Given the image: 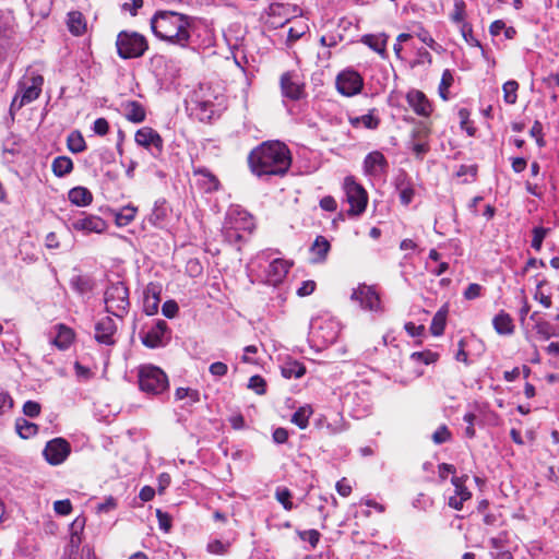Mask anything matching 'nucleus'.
<instances>
[{"label":"nucleus","instance_id":"54","mask_svg":"<svg viewBox=\"0 0 559 559\" xmlns=\"http://www.w3.org/2000/svg\"><path fill=\"white\" fill-rule=\"evenodd\" d=\"M249 389L253 390L258 394H264L265 393V380L261 376H252L249 379Z\"/></svg>","mask_w":559,"mask_h":559},{"label":"nucleus","instance_id":"23","mask_svg":"<svg viewBox=\"0 0 559 559\" xmlns=\"http://www.w3.org/2000/svg\"><path fill=\"white\" fill-rule=\"evenodd\" d=\"M465 8H466V5L463 0H454V10L451 13V19L454 23L461 25L460 26L461 35H472V33H473L472 26L464 22Z\"/></svg>","mask_w":559,"mask_h":559},{"label":"nucleus","instance_id":"48","mask_svg":"<svg viewBox=\"0 0 559 559\" xmlns=\"http://www.w3.org/2000/svg\"><path fill=\"white\" fill-rule=\"evenodd\" d=\"M466 478H467V476H465V477L453 476L452 477V484L455 487V495L454 496H457L460 498L468 500V499H471L472 493L466 488V486L464 485Z\"/></svg>","mask_w":559,"mask_h":559},{"label":"nucleus","instance_id":"28","mask_svg":"<svg viewBox=\"0 0 559 559\" xmlns=\"http://www.w3.org/2000/svg\"><path fill=\"white\" fill-rule=\"evenodd\" d=\"M56 329L57 335L53 338V344L60 349H67L73 342L74 332L64 324H58Z\"/></svg>","mask_w":559,"mask_h":559},{"label":"nucleus","instance_id":"59","mask_svg":"<svg viewBox=\"0 0 559 559\" xmlns=\"http://www.w3.org/2000/svg\"><path fill=\"white\" fill-rule=\"evenodd\" d=\"M23 413L27 417H37L40 413V405L35 401H27L23 405Z\"/></svg>","mask_w":559,"mask_h":559},{"label":"nucleus","instance_id":"10","mask_svg":"<svg viewBox=\"0 0 559 559\" xmlns=\"http://www.w3.org/2000/svg\"><path fill=\"white\" fill-rule=\"evenodd\" d=\"M170 331L164 320H158L147 331L140 332V338L144 346L148 348H157L165 345L164 338L169 335Z\"/></svg>","mask_w":559,"mask_h":559},{"label":"nucleus","instance_id":"60","mask_svg":"<svg viewBox=\"0 0 559 559\" xmlns=\"http://www.w3.org/2000/svg\"><path fill=\"white\" fill-rule=\"evenodd\" d=\"M156 516L158 519L159 528L166 533L169 532L171 527V518L169 516V514L163 512L162 510H157Z\"/></svg>","mask_w":559,"mask_h":559},{"label":"nucleus","instance_id":"64","mask_svg":"<svg viewBox=\"0 0 559 559\" xmlns=\"http://www.w3.org/2000/svg\"><path fill=\"white\" fill-rule=\"evenodd\" d=\"M93 130L98 135H105L109 130L108 121L105 118H98L94 121Z\"/></svg>","mask_w":559,"mask_h":559},{"label":"nucleus","instance_id":"17","mask_svg":"<svg viewBox=\"0 0 559 559\" xmlns=\"http://www.w3.org/2000/svg\"><path fill=\"white\" fill-rule=\"evenodd\" d=\"M406 99L417 115L428 117L431 114V105L423 92L417 90L409 91Z\"/></svg>","mask_w":559,"mask_h":559},{"label":"nucleus","instance_id":"24","mask_svg":"<svg viewBox=\"0 0 559 559\" xmlns=\"http://www.w3.org/2000/svg\"><path fill=\"white\" fill-rule=\"evenodd\" d=\"M69 200L78 206H87L93 201L92 192L85 187H74L68 193Z\"/></svg>","mask_w":559,"mask_h":559},{"label":"nucleus","instance_id":"5","mask_svg":"<svg viewBox=\"0 0 559 559\" xmlns=\"http://www.w3.org/2000/svg\"><path fill=\"white\" fill-rule=\"evenodd\" d=\"M284 10L285 8L281 4H272L270 7V12L263 22L265 27L264 32L281 29L282 33L280 35H306L305 29L296 28V20L282 15Z\"/></svg>","mask_w":559,"mask_h":559},{"label":"nucleus","instance_id":"35","mask_svg":"<svg viewBox=\"0 0 559 559\" xmlns=\"http://www.w3.org/2000/svg\"><path fill=\"white\" fill-rule=\"evenodd\" d=\"M281 369L283 377L286 379H297L302 377L306 372V367L297 360L286 361Z\"/></svg>","mask_w":559,"mask_h":559},{"label":"nucleus","instance_id":"36","mask_svg":"<svg viewBox=\"0 0 559 559\" xmlns=\"http://www.w3.org/2000/svg\"><path fill=\"white\" fill-rule=\"evenodd\" d=\"M312 414V408L309 405L299 407L292 416V423L300 429H305L308 426L309 418Z\"/></svg>","mask_w":559,"mask_h":559},{"label":"nucleus","instance_id":"14","mask_svg":"<svg viewBox=\"0 0 559 559\" xmlns=\"http://www.w3.org/2000/svg\"><path fill=\"white\" fill-rule=\"evenodd\" d=\"M116 322L110 317H104L95 324V340L99 344L112 346L116 344Z\"/></svg>","mask_w":559,"mask_h":559},{"label":"nucleus","instance_id":"12","mask_svg":"<svg viewBox=\"0 0 559 559\" xmlns=\"http://www.w3.org/2000/svg\"><path fill=\"white\" fill-rule=\"evenodd\" d=\"M70 228L84 234H102L107 229V223L97 215L82 213L81 216L71 221Z\"/></svg>","mask_w":559,"mask_h":559},{"label":"nucleus","instance_id":"16","mask_svg":"<svg viewBox=\"0 0 559 559\" xmlns=\"http://www.w3.org/2000/svg\"><path fill=\"white\" fill-rule=\"evenodd\" d=\"M193 176L198 177L197 185L205 193H212L219 189V180L205 167H193Z\"/></svg>","mask_w":559,"mask_h":559},{"label":"nucleus","instance_id":"32","mask_svg":"<svg viewBox=\"0 0 559 559\" xmlns=\"http://www.w3.org/2000/svg\"><path fill=\"white\" fill-rule=\"evenodd\" d=\"M396 189L400 192V200L402 204L408 205L414 198V188L407 181L406 176H400L396 180Z\"/></svg>","mask_w":559,"mask_h":559},{"label":"nucleus","instance_id":"1","mask_svg":"<svg viewBox=\"0 0 559 559\" xmlns=\"http://www.w3.org/2000/svg\"><path fill=\"white\" fill-rule=\"evenodd\" d=\"M248 164L258 177L284 176L292 165V156L284 143L265 141L250 152Z\"/></svg>","mask_w":559,"mask_h":559},{"label":"nucleus","instance_id":"19","mask_svg":"<svg viewBox=\"0 0 559 559\" xmlns=\"http://www.w3.org/2000/svg\"><path fill=\"white\" fill-rule=\"evenodd\" d=\"M160 290L157 286L150 284L143 293V310L147 316H153L158 311L160 302Z\"/></svg>","mask_w":559,"mask_h":559},{"label":"nucleus","instance_id":"2","mask_svg":"<svg viewBox=\"0 0 559 559\" xmlns=\"http://www.w3.org/2000/svg\"><path fill=\"white\" fill-rule=\"evenodd\" d=\"M154 35H189L197 28V20L175 11H157L151 20Z\"/></svg>","mask_w":559,"mask_h":559},{"label":"nucleus","instance_id":"52","mask_svg":"<svg viewBox=\"0 0 559 559\" xmlns=\"http://www.w3.org/2000/svg\"><path fill=\"white\" fill-rule=\"evenodd\" d=\"M431 438L436 444H442L451 439V432L445 425H442L432 433Z\"/></svg>","mask_w":559,"mask_h":559},{"label":"nucleus","instance_id":"26","mask_svg":"<svg viewBox=\"0 0 559 559\" xmlns=\"http://www.w3.org/2000/svg\"><path fill=\"white\" fill-rule=\"evenodd\" d=\"M493 328L498 334L509 335L514 331L512 318L509 313L500 311L492 320Z\"/></svg>","mask_w":559,"mask_h":559},{"label":"nucleus","instance_id":"7","mask_svg":"<svg viewBox=\"0 0 559 559\" xmlns=\"http://www.w3.org/2000/svg\"><path fill=\"white\" fill-rule=\"evenodd\" d=\"M251 217L247 213L228 214L223 227V236L225 241L230 245H237L243 241L241 230L252 229Z\"/></svg>","mask_w":559,"mask_h":559},{"label":"nucleus","instance_id":"11","mask_svg":"<svg viewBox=\"0 0 559 559\" xmlns=\"http://www.w3.org/2000/svg\"><path fill=\"white\" fill-rule=\"evenodd\" d=\"M71 448L67 440L55 438L47 442L43 454L49 464L59 465L68 457Z\"/></svg>","mask_w":559,"mask_h":559},{"label":"nucleus","instance_id":"45","mask_svg":"<svg viewBox=\"0 0 559 559\" xmlns=\"http://www.w3.org/2000/svg\"><path fill=\"white\" fill-rule=\"evenodd\" d=\"M71 287L80 294H86L92 290L93 284L88 277L85 276H73L71 278Z\"/></svg>","mask_w":559,"mask_h":559},{"label":"nucleus","instance_id":"13","mask_svg":"<svg viewBox=\"0 0 559 559\" xmlns=\"http://www.w3.org/2000/svg\"><path fill=\"white\" fill-rule=\"evenodd\" d=\"M352 299L358 301L360 307L370 311H377L380 308V298L377 292L367 285H360L353 290Z\"/></svg>","mask_w":559,"mask_h":559},{"label":"nucleus","instance_id":"40","mask_svg":"<svg viewBox=\"0 0 559 559\" xmlns=\"http://www.w3.org/2000/svg\"><path fill=\"white\" fill-rule=\"evenodd\" d=\"M15 428L19 435L24 439L35 436L38 430L37 425L23 418L16 420Z\"/></svg>","mask_w":559,"mask_h":559},{"label":"nucleus","instance_id":"61","mask_svg":"<svg viewBox=\"0 0 559 559\" xmlns=\"http://www.w3.org/2000/svg\"><path fill=\"white\" fill-rule=\"evenodd\" d=\"M463 420L467 424V427L465 428V436L469 439L474 438V423L476 420V415L474 413H466L463 417Z\"/></svg>","mask_w":559,"mask_h":559},{"label":"nucleus","instance_id":"9","mask_svg":"<svg viewBox=\"0 0 559 559\" xmlns=\"http://www.w3.org/2000/svg\"><path fill=\"white\" fill-rule=\"evenodd\" d=\"M362 85V78L354 70H344L336 76V88L344 96L358 94Z\"/></svg>","mask_w":559,"mask_h":559},{"label":"nucleus","instance_id":"15","mask_svg":"<svg viewBox=\"0 0 559 559\" xmlns=\"http://www.w3.org/2000/svg\"><path fill=\"white\" fill-rule=\"evenodd\" d=\"M135 142L145 148L153 147L157 154L163 151V139L157 131L150 127H144L136 131Z\"/></svg>","mask_w":559,"mask_h":559},{"label":"nucleus","instance_id":"38","mask_svg":"<svg viewBox=\"0 0 559 559\" xmlns=\"http://www.w3.org/2000/svg\"><path fill=\"white\" fill-rule=\"evenodd\" d=\"M330 242L323 236H317L314 242L311 246V252L318 257L317 261L325 260L329 251H330Z\"/></svg>","mask_w":559,"mask_h":559},{"label":"nucleus","instance_id":"55","mask_svg":"<svg viewBox=\"0 0 559 559\" xmlns=\"http://www.w3.org/2000/svg\"><path fill=\"white\" fill-rule=\"evenodd\" d=\"M298 535L302 540L309 542L312 548L318 545L321 536L317 530L301 531L298 532Z\"/></svg>","mask_w":559,"mask_h":559},{"label":"nucleus","instance_id":"51","mask_svg":"<svg viewBox=\"0 0 559 559\" xmlns=\"http://www.w3.org/2000/svg\"><path fill=\"white\" fill-rule=\"evenodd\" d=\"M439 355L437 353H432L430 350L426 352H415L411 355L413 360L423 361L426 365L435 362L438 359Z\"/></svg>","mask_w":559,"mask_h":559},{"label":"nucleus","instance_id":"56","mask_svg":"<svg viewBox=\"0 0 559 559\" xmlns=\"http://www.w3.org/2000/svg\"><path fill=\"white\" fill-rule=\"evenodd\" d=\"M546 284V281H540L538 284H537V287H536V293L534 295V298L536 300H538L545 308H550L551 307V298L549 295H545L540 289L542 287Z\"/></svg>","mask_w":559,"mask_h":559},{"label":"nucleus","instance_id":"47","mask_svg":"<svg viewBox=\"0 0 559 559\" xmlns=\"http://www.w3.org/2000/svg\"><path fill=\"white\" fill-rule=\"evenodd\" d=\"M454 78L450 70H444L439 85V95L443 100L449 99L448 90L453 84Z\"/></svg>","mask_w":559,"mask_h":559},{"label":"nucleus","instance_id":"3","mask_svg":"<svg viewBox=\"0 0 559 559\" xmlns=\"http://www.w3.org/2000/svg\"><path fill=\"white\" fill-rule=\"evenodd\" d=\"M105 309L118 319H123L130 309L129 288L124 282L111 281L104 292Z\"/></svg>","mask_w":559,"mask_h":559},{"label":"nucleus","instance_id":"50","mask_svg":"<svg viewBox=\"0 0 559 559\" xmlns=\"http://www.w3.org/2000/svg\"><path fill=\"white\" fill-rule=\"evenodd\" d=\"M549 229L544 227H535L533 229V239H532V248L536 251H539L543 245V241L548 234Z\"/></svg>","mask_w":559,"mask_h":559},{"label":"nucleus","instance_id":"4","mask_svg":"<svg viewBox=\"0 0 559 559\" xmlns=\"http://www.w3.org/2000/svg\"><path fill=\"white\" fill-rule=\"evenodd\" d=\"M141 391L158 395L168 389V378L158 367L152 365L141 366L138 373Z\"/></svg>","mask_w":559,"mask_h":559},{"label":"nucleus","instance_id":"34","mask_svg":"<svg viewBox=\"0 0 559 559\" xmlns=\"http://www.w3.org/2000/svg\"><path fill=\"white\" fill-rule=\"evenodd\" d=\"M51 168H52V173L55 174V176L61 178L72 171L73 162L68 156H58L53 159Z\"/></svg>","mask_w":559,"mask_h":559},{"label":"nucleus","instance_id":"25","mask_svg":"<svg viewBox=\"0 0 559 559\" xmlns=\"http://www.w3.org/2000/svg\"><path fill=\"white\" fill-rule=\"evenodd\" d=\"M168 215V207L166 206L165 199H158L154 203L152 213L148 215L147 221L155 227H160Z\"/></svg>","mask_w":559,"mask_h":559},{"label":"nucleus","instance_id":"8","mask_svg":"<svg viewBox=\"0 0 559 559\" xmlns=\"http://www.w3.org/2000/svg\"><path fill=\"white\" fill-rule=\"evenodd\" d=\"M116 46L122 59L141 57L148 48L145 37H117Z\"/></svg>","mask_w":559,"mask_h":559},{"label":"nucleus","instance_id":"31","mask_svg":"<svg viewBox=\"0 0 559 559\" xmlns=\"http://www.w3.org/2000/svg\"><path fill=\"white\" fill-rule=\"evenodd\" d=\"M68 27L72 35H80L86 32L84 15L79 11H72L68 14Z\"/></svg>","mask_w":559,"mask_h":559},{"label":"nucleus","instance_id":"43","mask_svg":"<svg viewBox=\"0 0 559 559\" xmlns=\"http://www.w3.org/2000/svg\"><path fill=\"white\" fill-rule=\"evenodd\" d=\"M136 207L132 205L124 206L119 213L116 214V224L118 226L129 225L135 217Z\"/></svg>","mask_w":559,"mask_h":559},{"label":"nucleus","instance_id":"37","mask_svg":"<svg viewBox=\"0 0 559 559\" xmlns=\"http://www.w3.org/2000/svg\"><path fill=\"white\" fill-rule=\"evenodd\" d=\"M67 145L70 152L78 154L86 148V143L80 131H72L67 139Z\"/></svg>","mask_w":559,"mask_h":559},{"label":"nucleus","instance_id":"27","mask_svg":"<svg viewBox=\"0 0 559 559\" xmlns=\"http://www.w3.org/2000/svg\"><path fill=\"white\" fill-rule=\"evenodd\" d=\"M126 118L134 123H140L145 119V109L138 102H127L123 104Z\"/></svg>","mask_w":559,"mask_h":559},{"label":"nucleus","instance_id":"57","mask_svg":"<svg viewBox=\"0 0 559 559\" xmlns=\"http://www.w3.org/2000/svg\"><path fill=\"white\" fill-rule=\"evenodd\" d=\"M53 510L59 515H68L72 511V504L69 499L66 500H57L53 503Z\"/></svg>","mask_w":559,"mask_h":559},{"label":"nucleus","instance_id":"18","mask_svg":"<svg viewBox=\"0 0 559 559\" xmlns=\"http://www.w3.org/2000/svg\"><path fill=\"white\" fill-rule=\"evenodd\" d=\"M292 264L283 259H274L267 266L266 281L271 285L280 284L288 273Z\"/></svg>","mask_w":559,"mask_h":559},{"label":"nucleus","instance_id":"20","mask_svg":"<svg viewBox=\"0 0 559 559\" xmlns=\"http://www.w3.org/2000/svg\"><path fill=\"white\" fill-rule=\"evenodd\" d=\"M281 90L285 97L293 100H298L304 95L302 85L293 81V76L289 72H286L281 76Z\"/></svg>","mask_w":559,"mask_h":559},{"label":"nucleus","instance_id":"33","mask_svg":"<svg viewBox=\"0 0 559 559\" xmlns=\"http://www.w3.org/2000/svg\"><path fill=\"white\" fill-rule=\"evenodd\" d=\"M374 111H376L374 109H371L366 115L349 118V122L353 127H358V126L362 124L367 129L374 130L380 124V119L374 116Z\"/></svg>","mask_w":559,"mask_h":559},{"label":"nucleus","instance_id":"42","mask_svg":"<svg viewBox=\"0 0 559 559\" xmlns=\"http://www.w3.org/2000/svg\"><path fill=\"white\" fill-rule=\"evenodd\" d=\"M194 103L197 104V108L200 110V119L201 120H210L215 114L214 104L210 99H199L195 96Z\"/></svg>","mask_w":559,"mask_h":559},{"label":"nucleus","instance_id":"44","mask_svg":"<svg viewBox=\"0 0 559 559\" xmlns=\"http://www.w3.org/2000/svg\"><path fill=\"white\" fill-rule=\"evenodd\" d=\"M518 88L519 84L514 80L507 81L503 86V98L507 104L513 105L516 103L518 99Z\"/></svg>","mask_w":559,"mask_h":559},{"label":"nucleus","instance_id":"39","mask_svg":"<svg viewBox=\"0 0 559 559\" xmlns=\"http://www.w3.org/2000/svg\"><path fill=\"white\" fill-rule=\"evenodd\" d=\"M361 41L379 53L382 58L386 57V37H362Z\"/></svg>","mask_w":559,"mask_h":559},{"label":"nucleus","instance_id":"6","mask_svg":"<svg viewBox=\"0 0 559 559\" xmlns=\"http://www.w3.org/2000/svg\"><path fill=\"white\" fill-rule=\"evenodd\" d=\"M343 189L345 192L346 201L350 205L347 214L349 216L361 215L368 203V194L364 187L356 182L353 176H348L344 179Z\"/></svg>","mask_w":559,"mask_h":559},{"label":"nucleus","instance_id":"41","mask_svg":"<svg viewBox=\"0 0 559 559\" xmlns=\"http://www.w3.org/2000/svg\"><path fill=\"white\" fill-rule=\"evenodd\" d=\"M543 84L549 91L551 102L556 103L558 100L559 74L550 73L549 75L543 78Z\"/></svg>","mask_w":559,"mask_h":559},{"label":"nucleus","instance_id":"62","mask_svg":"<svg viewBox=\"0 0 559 559\" xmlns=\"http://www.w3.org/2000/svg\"><path fill=\"white\" fill-rule=\"evenodd\" d=\"M209 370L214 377H223L227 373L228 367L225 362L216 361L211 364Z\"/></svg>","mask_w":559,"mask_h":559},{"label":"nucleus","instance_id":"30","mask_svg":"<svg viewBox=\"0 0 559 559\" xmlns=\"http://www.w3.org/2000/svg\"><path fill=\"white\" fill-rule=\"evenodd\" d=\"M448 316V307H441L432 318L430 332L435 336H440L443 334L447 323Z\"/></svg>","mask_w":559,"mask_h":559},{"label":"nucleus","instance_id":"29","mask_svg":"<svg viewBox=\"0 0 559 559\" xmlns=\"http://www.w3.org/2000/svg\"><path fill=\"white\" fill-rule=\"evenodd\" d=\"M85 526V518L78 516L70 525V545L78 549L82 543V533Z\"/></svg>","mask_w":559,"mask_h":559},{"label":"nucleus","instance_id":"58","mask_svg":"<svg viewBox=\"0 0 559 559\" xmlns=\"http://www.w3.org/2000/svg\"><path fill=\"white\" fill-rule=\"evenodd\" d=\"M179 311L178 304L175 300H167L162 306V312L166 318L173 319Z\"/></svg>","mask_w":559,"mask_h":559},{"label":"nucleus","instance_id":"21","mask_svg":"<svg viewBox=\"0 0 559 559\" xmlns=\"http://www.w3.org/2000/svg\"><path fill=\"white\" fill-rule=\"evenodd\" d=\"M385 166V157L378 151L371 152L365 157L364 169L367 175L378 176L384 170Z\"/></svg>","mask_w":559,"mask_h":559},{"label":"nucleus","instance_id":"63","mask_svg":"<svg viewBox=\"0 0 559 559\" xmlns=\"http://www.w3.org/2000/svg\"><path fill=\"white\" fill-rule=\"evenodd\" d=\"M480 292H481V286L479 284L472 283L466 287V289L464 292V297L467 300H472V299L479 297Z\"/></svg>","mask_w":559,"mask_h":559},{"label":"nucleus","instance_id":"22","mask_svg":"<svg viewBox=\"0 0 559 559\" xmlns=\"http://www.w3.org/2000/svg\"><path fill=\"white\" fill-rule=\"evenodd\" d=\"M31 81L32 84L25 88L22 97L20 98L17 109H21L24 105L34 102L40 95L44 78L41 75H34Z\"/></svg>","mask_w":559,"mask_h":559},{"label":"nucleus","instance_id":"46","mask_svg":"<svg viewBox=\"0 0 559 559\" xmlns=\"http://www.w3.org/2000/svg\"><path fill=\"white\" fill-rule=\"evenodd\" d=\"M292 492L286 487H277L275 491L276 500L283 506V508L287 511L293 510L294 504L292 502Z\"/></svg>","mask_w":559,"mask_h":559},{"label":"nucleus","instance_id":"53","mask_svg":"<svg viewBox=\"0 0 559 559\" xmlns=\"http://www.w3.org/2000/svg\"><path fill=\"white\" fill-rule=\"evenodd\" d=\"M535 330L537 334L542 335L546 340L555 335L554 326L547 321H537L535 324Z\"/></svg>","mask_w":559,"mask_h":559},{"label":"nucleus","instance_id":"49","mask_svg":"<svg viewBox=\"0 0 559 559\" xmlns=\"http://www.w3.org/2000/svg\"><path fill=\"white\" fill-rule=\"evenodd\" d=\"M230 543L214 539L207 544V551L213 555H226L228 552Z\"/></svg>","mask_w":559,"mask_h":559}]
</instances>
